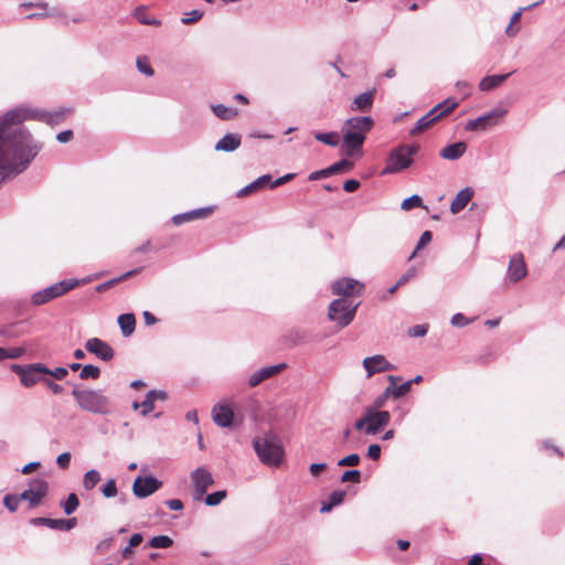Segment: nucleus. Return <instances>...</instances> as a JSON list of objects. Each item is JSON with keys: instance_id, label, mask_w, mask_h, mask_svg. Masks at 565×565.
<instances>
[{"instance_id": "obj_1", "label": "nucleus", "mask_w": 565, "mask_h": 565, "mask_svg": "<svg viewBox=\"0 0 565 565\" xmlns=\"http://www.w3.org/2000/svg\"><path fill=\"white\" fill-rule=\"evenodd\" d=\"M72 108H60L53 113L42 110H30L26 108H15L7 111L0 118V157L12 154L14 164L9 174L22 172L36 156L40 148L32 143L31 135L24 131L19 124L26 118H36L50 125L63 121L72 114Z\"/></svg>"}, {"instance_id": "obj_2", "label": "nucleus", "mask_w": 565, "mask_h": 565, "mask_svg": "<svg viewBox=\"0 0 565 565\" xmlns=\"http://www.w3.org/2000/svg\"><path fill=\"white\" fill-rule=\"evenodd\" d=\"M374 121L371 117H352L343 125V147L347 156H353L361 150L366 134L373 128Z\"/></svg>"}, {"instance_id": "obj_3", "label": "nucleus", "mask_w": 565, "mask_h": 565, "mask_svg": "<svg viewBox=\"0 0 565 565\" xmlns=\"http://www.w3.org/2000/svg\"><path fill=\"white\" fill-rule=\"evenodd\" d=\"M72 395L78 407L93 414L106 415L111 412V403L102 391L74 388Z\"/></svg>"}, {"instance_id": "obj_4", "label": "nucleus", "mask_w": 565, "mask_h": 565, "mask_svg": "<svg viewBox=\"0 0 565 565\" xmlns=\"http://www.w3.org/2000/svg\"><path fill=\"white\" fill-rule=\"evenodd\" d=\"M359 306L360 302L355 299L338 298L330 303L328 317L340 328H344L353 321Z\"/></svg>"}, {"instance_id": "obj_5", "label": "nucleus", "mask_w": 565, "mask_h": 565, "mask_svg": "<svg viewBox=\"0 0 565 565\" xmlns=\"http://www.w3.org/2000/svg\"><path fill=\"white\" fill-rule=\"evenodd\" d=\"M457 106L458 102L455 98H447L446 100L437 104L417 121L416 126L409 131V134L412 136H417L424 132L436 121L449 115Z\"/></svg>"}, {"instance_id": "obj_6", "label": "nucleus", "mask_w": 565, "mask_h": 565, "mask_svg": "<svg viewBox=\"0 0 565 565\" xmlns=\"http://www.w3.org/2000/svg\"><path fill=\"white\" fill-rule=\"evenodd\" d=\"M79 285L76 279L62 280L56 284L49 286L40 291H36L31 297V303L33 306H42L55 298L62 297L68 291L73 290Z\"/></svg>"}, {"instance_id": "obj_7", "label": "nucleus", "mask_w": 565, "mask_h": 565, "mask_svg": "<svg viewBox=\"0 0 565 565\" xmlns=\"http://www.w3.org/2000/svg\"><path fill=\"white\" fill-rule=\"evenodd\" d=\"M418 149L419 147L417 145H413L401 146L392 150L383 173H395L408 168L413 162L412 157L417 153Z\"/></svg>"}, {"instance_id": "obj_8", "label": "nucleus", "mask_w": 565, "mask_h": 565, "mask_svg": "<svg viewBox=\"0 0 565 565\" xmlns=\"http://www.w3.org/2000/svg\"><path fill=\"white\" fill-rule=\"evenodd\" d=\"M390 419L388 412L367 408L364 416L355 422L354 427L358 430H364L367 435H375L390 423Z\"/></svg>"}, {"instance_id": "obj_9", "label": "nucleus", "mask_w": 565, "mask_h": 565, "mask_svg": "<svg viewBox=\"0 0 565 565\" xmlns=\"http://www.w3.org/2000/svg\"><path fill=\"white\" fill-rule=\"evenodd\" d=\"M254 447L259 459L265 465L277 467L281 462L284 450L278 443L266 438H258L255 439Z\"/></svg>"}, {"instance_id": "obj_10", "label": "nucleus", "mask_w": 565, "mask_h": 565, "mask_svg": "<svg viewBox=\"0 0 565 565\" xmlns=\"http://www.w3.org/2000/svg\"><path fill=\"white\" fill-rule=\"evenodd\" d=\"M365 286L363 282L353 278H341L335 280L331 286L333 295L340 298L355 299L361 297L364 292Z\"/></svg>"}, {"instance_id": "obj_11", "label": "nucleus", "mask_w": 565, "mask_h": 565, "mask_svg": "<svg viewBox=\"0 0 565 565\" xmlns=\"http://www.w3.org/2000/svg\"><path fill=\"white\" fill-rule=\"evenodd\" d=\"M192 497L195 501H201L209 487L214 483L213 476L203 467H199L191 472Z\"/></svg>"}, {"instance_id": "obj_12", "label": "nucleus", "mask_w": 565, "mask_h": 565, "mask_svg": "<svg viewBox=\"0 0 565 565\" xmlns=\"http://www.w3.org/2000/svg\"><path fill=\"white\" fill-rule=\"evenodd\" d=\"M12 370L20 376L21 383L26 387L33 386L41 381V375L50 372V369L42 363L30 364L26 367L13 364Z\"/></svg>"}, {"instance_id": "obj_13", "label": "nucleus", "mask_w": 565, "mask_h": 565, "mask_svg": "<svg viewBox=\"0 0 565 565\" xmlns=\"http://www.w3.org/2000/svg\"><path fill=\"white\" fill-rule=\"evenodd\" d=\"M504 109H494L483 116L469 120L466 125V130L469 131H486L499 125L505 116Z\"/></svg>"}, {"instance_id": "obj_14", "label": "nucleus", "mask_w": 565, "mask_h": 565, "mask_svg": "<svg viewBox=\"0 0 565 565\" xmlns=\"http://www.w3.org/2000/svg\"><path fill=\"white\" fill-rule=\"evenodd\" d=\"M49 491V484L44 479L38 478L29 483V488L24 490L20 498L30 503V507H38Z\"/></svg>"}, {"instance_id": "obj_15", "label": "nucleus", "mask_w": 565, "mask_h": 565, "mask_svg": "<svg viewBox=\"0 0 565 565\" xmlns=\"http://www.w3.org/2000/svg\"><path fill=\"white\" fill-rule=\"evenodd\" d=\"M162 482L152 476H138L132 483V492L137 498H146L158 491Z\"/></svg>"}, {"instance_id": "obj_16", "label": "nucleus", "mask_w": 565, "mask_h": 565, "mask_svg": "<svg viewBox=\"0 0 565 565\" xmlns=\"http://www.w3.org/2000/svg\"><path fill=\"white\" fill-rule=\"evenodd\" d=\"M85 349L96 355L98 359L108 362L113 360L115 353L114 349L104 340L99 338H90L85 342Z\"/></svg>"}, {"instance_id": "obj_17", "label": "nucleus", "mask_w": 565, "mask_h": 565, "mask_svg": "<svg viewBox=\"0 0 565 565\" xmlns=\"http://www.w3.org/2000/svg\"><path fill=\"white\" fill-rule=\"evenodd\" d=\"M527 274L526 264L522 254H515L510 258L508 278L512 282L522 280Z\"/></svg>"}, {"instance_id": "obj_18", "label": "nucleus", "mask_w": 565, "mask_h": 565, "mask_svg": "<svg viewBox=\"0 0 565 565\" xmlns=\"http://www.w3.org/2000/svg\"><path fill=\"white\" fill-rule=\"evenodd\" d=\"M363 366L367 373V377H371L375 373L394 369V366L382 354L365 358L363 360Z\"/></svg>"}, {"instance_id": "obj_19", "label": "nucleus", "mask_w": 565, "mask_h": 565, "mask_svg": "<svg viewBox=\"0 0 565 565\" xmlns=\"http://www.w3.org/2000/svg\"><path fill=\"white\" fill-rule=\"evenodd\" d=\"M214 423L220 427H230L233 424L234 413L226 403H218L212 409Z\"/></svg>"}, {"instance_id": "obj_20", "label": "nucleus", "mask_w": 565, "mask_h": 565, "mask_svg": "<svg viewBox=\"0 0 565 565\" xmlns=\"http://www.w3.org/2000/svg\"><path fill=\"white\" fill-rule=\"evenodd\" d=\"M398 381H401V377L398 376H388L390 385L386 387V395H391L394 398H399L411 391L413 381H407L401 385H397Z\"/></svg>"}, {"instance_id": "obj_21", "label": "nucleus", "mask_w": 565, "mask_h": 565, "mask_svg": "<svg viewBox=\"0 0 565 565\" xmlns=\"http://www.w3.org/2000/svg\"><path fill=\"white\" fill-rule=\"evenodd\" d=\"M472 196L473 192L468 188L459 191L450 204L451 213L457 214L462 211L471 201Z\"/></svg>"}, {"instance_id": "obj_22", "label": "nucleus", "mask_w": 565, "mask_h": 565, "mask_svg": "<svg viewBox=\"0 0 565 565\" xmlns=\"http://www.w3.org/2000/svg\"><path fill=\"white\" fill-rule=\"evenodd\" d=\"M375 96V89L358 95L352 104L353 110L367 111L372 108Z\"/></svg>"}, {"instance_id": "obj_23", "label": "nucleus", "mask_w": 565, "mask_h": 565, "mask_svg": "<svg viewBox=\"0 0 565 565\" xmlns=\"http://www.w3.org/2000/svg\"><path fill=\"white\" fill-rule=\"evenodd\" d=\"M467 146L465 142H455L446 146L440 151V157L446 160H457L466 152Z\"/></svg>"}, {"instance_id": "obj_24", "label": "nucleus", "mask_w": 565, "mask_h": 565, "mask_svg": "<svg viewBox=\"0 0 565 565\" xmlns=\"http://www.w3.org/2000/svg\"><path fill=\"white\" fill-rule=\"evenodd\" d=\"M241 146V137L235 134H227L215 145L217 151H234Z\"/></svg>"}, {"instance_id": "obj_25", "label": "nucleus", "mask_w": 565, "mask_h": 565, "mask_svg": "<svg viewBox=\"0 0 565 565\" xmlns=\"http://www.w3.org/2000/svg\"><path fill=\"white\" fill-rule=\"evenodd\" d=\"M271 183H273L271 182V177L269 174L262 175L258 179H256L254 182H252L250 184H248L245 188H243L238 192V195L239 196L248 195V194H250L253 192H256V191H258L260 189H264L267 185H270Z\"/></svg>"}, {"instance_id": "obj_26", "label": "nucleus", "mask_w": 565, "mask_h": 565, "mask_svg": "<svg viewBox=\"0 0 565 565\" xmlns=\"http://www.w3.org/2000/svg\"><path fill=\"white\" fill-rule=\"evenodd\" d=\"M118 324L124 337H130L136 329V318L134 313H122L118 317Z\"/></svg>"}, {"instance_id": "obj_27", "label": "nucleus", "mask_w": 565, "mask_h": 565, "mask_svg": "<svg viewBox=\"0 0 565 565\" xmlns=\"http://www.w3.org/2000/svg\"><path fill=\"white\" fill-rule=\"evenodd\" d=\"M511 73L500 74V75H491L483 77L479 83V88L481 90H491L500 85L507 79V77Z\"/></svg>"}, {"instance_id": "obj_28", "label": "nucleus", "mask_w": 565, "mask_h": 565, "mask_svg": "<svg viewBox=\"0 0 565 565\" xmlns=\"http://www.w3.org/2000/svg\"><path fill=\"white\" fill-rule=\"evenodd\" d=\"M147 8L145 6H139L134 10V17L139 21V23L143 25H160L161 21L156 18H148L146 14Z\"/></svg>"}, {"instance_id": "obj_29", "label": "nucleus", "mask_w": 565, "mask_h": 565, "mask_svg": "<svg viewBox=\"0 0 565 565\" xmlns=\"http://www.w3.org/2000/svg\"><path fill=\"white\" fill-rule=\"evenodd\" d=\"M213 113L221 119L230 120L237 116V110L222 104L212 106Z\"/></svg>"}, {"instance_id": "obj_30", "label": "nucleus", "mask_w": 565, "mask_h": 565, "mask_svg": "<svg viewBox=\"0 0 565 565\" xmlns=\"http://www.w3.org/2000/svg\"><path fill=\"white\" fill-rule=\"evenodd\" d=\"M100 481V475L97 470L95 469H92V470H88L85 475H84V479H83V487L86 489V490H92L96 487V484Z\"/></svg>"}, {"instance_id": "obj_31", "label": "nucleus", "mask_w": 565, "mask_h": 565, "mask_svg": "<svg viewBox=\"0 0 565 565\" xmlns=\"http://www.w3.org/2000/svg\"><path fill=\"white\" fill-rule=\"evenodd\" d=\"M315 138L318 141L332 147L338 146L340 142V137L337 132H318L315 135Z\"/></svg>"}, {"instance_id": "obj_32", "label": "nucleus", "mask_w": 565, "mask_h": 565, "mask_svg": "<svg viewBox=\"0 0 565 565\" xmlns=\"http://www.w3.org/2000/svg\"><path fill=\"white\" fill-rule=\"evenodd\" d=\"M148 544L152 548H168L172 546L173 540L168 535H158L153 536Z\"/></svg>"}, {"instance_id": "obj_33", "label": "nucleus", "mask_w": 565, "mask_h": 565, "mask_svg": "<svg viewBox=\"0 0 565 565\" xmlns=\"http://www.w3.org/2000/svg\"><path fill=\"white\" fill-rule=\"evenodd\" d=\"M33 525H43L54 530H61V519L34 518L31 521Z\"/></svg>"}, {"instance_id": "obj_34", "label": "nucleus", "mask_w": 565, "mask_h": 565, "mask_svg": "<svg viewBox=\"0 0 565 565\" xmlns=\"http://www.w3.org/2000/svg\"><path fill=\"white\" fill-rule=\"evenodd\" d=\"M78 505H79V500L75 493H70L67 499L61 503V507L63 508L64 512L67 515L75 512V510L78 508Z\"/></svg>"}, {"instance_id": "obj_35", "label": "nucleus", "mask_w": 565, "mask_h": 565, "mask_svg": "<svg viewBox=\"0 0 565 565\" xmlns=\"http://www.w3.org/2000/svg\"><path fill=\"white\" fill-rule=\"evenodd\" d=\"M100 376V370L99 367L87 364L82 367V371L79 373L81 380H97Z\"/></svg>"}, {"instance_id": "obj_36", "label": "nucleus", "mask_w": 565, "mask_h": 565, "mask_svg": "<svg viewBox=\"0 0 565 565\" xmlns=\"http://www.w3.org/2000/svg\"><path fill=\"white\" fill-rule=\"evenodd\" d=\"M132 406L135 409L141 408V415L146 416L154 409V399L150 397L148 393L145 401L141 404L135 402Z\"/></svg>"}, {"instance_id": "obj_37", "label": "nucleus", "mask_w": 565, "mask_h": 565, "mask_svg": "<svg viewBox=\"0 0 565 565\" xmlns=\"http://www.w3.org/2000/svg\"><path fill=\"white\" fill-rule=\"evenodd\" d=\"M353 162L342 159L333 164L330 166L331 174L342 173V172H349L353 169Z\"/></svg>"}, {"instance_id": "obj_38", "label": "nucleus", "mask_w": 565, "mask_h": 565, "mask_svg": "<svg viewBox=\"0 0 565 565\" xmlns=\"http://www.w3.org/2000/svg\"><path fill=\"white\" fill-rule=\"evenodd\" d=\"M227 495L225 490L216 491L211 494H207L204 499L206 505L214 507L220 504Z\"/></svg>"}, {"instance_id": "obj_39", "label": "nucleus", "mask_w": 565, "mask_h": 565, "mask_svg": "<svg viewBox=\"0 0 565 565\" xmlns=\"http://www.w3.org/2000/svg\"><path fill=\"white\" fill-rule=\"evenodd\" d=\"M286 366L287 365L285 363H280L277 365L263 367L259 371L262 372L263 379L267 380V379H270V377L277 375L278 373H280L282 370L286 369Z\"/></svg>"}, {"instance_id": "obj_40", "label": "nucleus", "mask_w": 565, "mask_h": 565, "mask_svg": "<svg viewBox=\"0 0 565 565\" xmlns=\"http://www.w3.org/2000/svg\"><path fill=\"white\" fill-rule=\"evenodd\" d=\"M541 3H542V1H536L532 4H529L527 7L520 8L516 12H514L511 17L510 24L507 28V33L510 32L512 24L518 22L521 19L523 11L532 10V9L536 8L537 6H540Z\"/></svg>"}, {"instance_id": "obj_41", "label": "nucleus", "mask_w": 565, "mask_h": 565, "mask_svg": "<svg viewBox=\"0 0 565 565\" xmlns=\"http://www.w3.org/2000/svg\"><path fill=\"white\" fill-rule=\"evenodd\" d=\"M102 492L105 498H114L117 495V486L115 479H109L107 482L103 486Z\"/></svg>"}, {"instance_id": "obj_42", "label": "nucleus", "mask_w": 565, "mask_h": 565, "mask_svg": "<svg viewBox=\"0 0 565 565\" xmlns=\"http://www.w3.org/2000/svg\"><path fill=\"white\" fill-rule=\"evenodd\" d=\"M422 204H423V201H422L420 196L412 195L411 198H407L402 202V209L405 211H409L414 207L422 206Z\"/></svg>"}, {"instance_id": "obj_43", "label": "nucleus", "mask_w": 565, "mask_h": 565, "mask_svg": "<svg viewBox=\"0 0 565 565\" xmlns=\"http://www.w3.org/2000/svg\"><path fill=\"white\" fill-rule=\"evenodd\" d=\"M21 500L20 495L7 494L3 499V503L9 511L14 512Z\"/></svg>"}, {"instance_id": "obj_44", "label": "nucleus", "mask_w": 565, "mask_h": 565, "mask_svg": "<svg viewBox=\"0 0 565 565\" xmlns=\"http://www.w3.org/2000/svg\"><path fill=\"white\" fill-rule=\"evenodd\" d=\"M431 238H433L431 232L425 231L422 234V236L417 243V246H416L415 250L413 252V254L411 255L409 259L414 258L419 249H422L424 246H426L428 243H430Z\"/></svg>"}, {"instance_id": "obj_45", "label": "nucleus", "mask_w": 565, "mask_h": 565, "mask_svg": "<svg viewBox=\"0 0 565 565\" xmlns=\"http://www.w3.org/2000/svg\"><path fill=\"white\" fill-rule=\"evenodd\" d=\"M137 273H139V269L127 271L126 274H124L119 278H116V279L109 280V281H107V282H105L103 285H99L97 287V290L98 291L105 290L106 288H108V287H110V286H113V285H115V284H117L119 281H122L124 279H126V278H128V277H130V276H132V275H135Z\"/></svg>"}, {"instance_id": "obj_46", "label": "nucleus", "mask_w": 565, "mask_h": 565, "mask_svg": "<svg viewBox=\"0 0 565 565\" xmlns=\"http://www.w3.org/2000/svg\"><path fill=\"white\" fill-rule=\"evenodd\" d=\"M203 17V12L200 10H192L190 12H186L184 17L181 19V22L183 24H191L196 21H199Z\"/></svg>"}, {"instance_id": "obj_47", "label": "nucleus", "mask_w": 565, "mask_h": 565, "mask_svg": "<svg viewBox=\"0 0 565 565\" xmlns=\"http://www.w3.org/2000/svg\"><path fill=\"white\" fill-rule=\"evenodd\" d=\"M360 462V456L358 454H351L338 461L340 467H354Z\"/></svg>"}, {"instance_id": "obj_48", "label": "nucleus", "mask_w": 565, "mask_h": 565, "mask_svg": "<svg viewBox=\"0 0 565 565\" xmlns=\"http://www.w3.org/2000/svg\"><path fill=\"white\" fill-rule=\"evenodd\" d=\"M361 480V472L359 470H348L341 476V482L359 483Z\"/></svg>"}, {"instance_id": "obj_49", "label": "nucleus", "mask_w": 565, "mask_h": 565, "mask_svg": "<svg viewBox=\"0 0 565 565\" xmlns=\"http://www.w3.org/2000/svg\"><path fill=\"white\" fill-rule=\"evenodd\" d=\"M427 324H417L408 330V335L413 338L424 337L427 333Z\"/></svg>"}, {"instance_id": "obj_50", "label": "nucleus", "mask_w": 565, "mask_h": 565, "mask_svg": "<svg viewBox=\"0 0 565 565\" xmlns=\"http://www.w3.org/2000/svg\"><path fill=\"white\" fill-rule=\"evenodd\" d=\"M212 212H213L212 207H203V209L190 211L193 221L199 220V218H205L209 215H211Z\"/></svg>"}, {"instance_id": "obj_51", "label": "nucleus", "mask_w": 565, "mask_h": 565, "mask_svg": "<svg viewBox=\"0 0 565 565\" xmlns=\"http://www.w3.org/2000/svg\"><path fill=\"white\" fill-rule=\"evenodd\" d=\"M136 66L137 71H153L149 64V58L146 55L137 57Z\"/></svg>"}, {"instance_id": "obj_52", "label": "nucleus", "mask_w": 565, "mask_h": 565, "mask_svg": "<svg viewBox=\"0 0 565 565\" xmlns=\"http://www.w3.org/2000/svg\"><path fill=\"white\" fill-rule=\"evenodd\" d=\"M193 221L192 220V215L190 212H186V213H182V214H177L172 217V223L175 225V226H179L183 223H186V222H191Z\"/></svg>"}, {"instance_id": "obj_53", "label": "nucleus", "mask_w": 565, "mask_h": 565, "mask_svg": "<svg viewBox=\"0 0 565 565\" xmlns=\"http://www.w3.org/2000/svg\"><path fill=\"white\" fill-rule=\"evenodd\" d=\"M25 350L23 348H9L6 349V360L7 359H18L24 354Z\"/></svg>"}, {"instance_id": "obj_54", "label": "nucleus", "mask_w": 565, "mask_h": 565, "mask_svg": "<svg viewBox=\"0 0 565 565\" xmlns=\"http://www.w3.org/2000/svg\"><path fill=\"white\" fill-rule=\"evenodd\" d=\"M330 175H332V174H331V171H330V167H328L326 169L311 172L309 174V180L310 181H315V180H319V179H322V178H328Z\"/></svg>"}, {"instance_id": "obj_55", "label": "nucleus", "mask_w": 565, "mask_h": 565, "mask_svg": "<svg viewBox=\"0 0 565 565\" xmlns=\"http://www.w3.org/2000/svg\"><path fill=\"white\" fill-rule=\"evenodd\" d=\"M71 462V454L70 452H63L57 456L56 463L60 468L66 469L68 468Z\"/></svg>"}, {"instance_id": "obj_56", "label": "nucleus", "mask_w": 565, "mask_h": 565, "mask_svg": "<svg viewBox=\"0 0 565 565\" xmlns=\"http://www.w3.org/2000/svg\"><path fill=\"white\" fill-rule=\"evenodd\" d=\"M367 457L372 460H379L381 457V446L377 444L370 445L367 448Z\"/></svg>"}, {"instance_id": "obj_57", "label": "nucleus", "mask_w": 565, "mask_h": 565, "mask_svg": "<svg viewBox=\"0 0 565 565\" xmlns=\"http://www.w3.org/2000/svg\"><path fill=\"white\" fill-rule=\"evenodd\" d=\"M344 497H345L344 491H340V490L333 491L329 497V501L335 507L343 502Z\"/></svg>"}, {"instance_id": "obj_58", "label": "nucleus", "mask_w": 565, "mask_h": 565, "mask_svg": "<svg viewBox=\"0 0 565 565\" xmlns=\"http://www.w3.org/2000/svg\"><path fill=\"white\" fill-rule=\"evenodd\" d=\"M67 374H68L67 369H65V367H56L54 370H50L47 375H51L54 379L61 381V380L65 379L67 376Z\"/></svg>"}, {"instance_id": "obj_59", "label": "nucleus", "mask_w": 565, "mask_h": 565, "mask_svg": "<svg viewBox=\"0 0 565 565\" xmlns=\"http://www.w3.org/2000/svg\"><path fill=\"white\" fill-rule=\"evenodd\" d=\"M451 323L455 327H465L469 323V321L462 313H456L451 318Z\"/></svg>"}, {"instance_id": "obj_60", "label": "nucleus", "mask_w": 565, "mask_h": 565, "mask_svg": "<svg viewBox=\"0 0 565 565\" xmlns=\"http://www.w3.org/2000/svg\"><path fill=\"white\" fill-rule=\"evenodd\" d=\"M43 383H45V385L54 393V394H61L63 393V386L60 385V384H56L55 382H53L52 380L50 379H43L42 380Z\"/></svg>"}, {"instance_id": "obj_61", "label": "nucleus", "mask_w": 565, "mask_h": 565, "mask_svg": "<svg viewBox=\"0 0 565 565\" xmlns=\"http://www.w3.org/2000/svg\"><path fill=\"white\" fill-rule=\"evenodd\" d=\"M359 188H360V182H359L358 180H354V179L347 180V181L343 183V190H344L345 192H354V191H356Z\"/></svg>"}, {"instance_id": "obj_62", "label": "nucleus", "mask_w": 565, "mask_h": 565, "mask_svg": "<svg viewBox=\"0 0 565 565\" xmlns=\"http://www.w3.org/2000/svg\"><path fill=\"white\" fill-rule=\"evenodd\" d=\"M77 524L76 518H71L67 520L61 519V530L70 531L75 527Z\"/></svg>"}, {"instance_id": "obj_63", "label": "nucleus", "mask_w": 565, "mask_h": 565, "mask_svg": "<svg viewBox=\"0 0 565 565\" xmlns=\"http://www.w3.org/2000/svg\"><path fill=\"white\" fill-rule=\"evenodd\" d=\"M327 466L324 463H311L309 467L310 473L313 477H318L322 471H324Z\"/></svg>"}, {"instance_id": "obj_64", "label": "nucleus", "mask_w": 565, "mask_h": 565, "mask_svg": "<svg viewBox=\"0 0 565 565\" xmlns=\"http://www.w3.org/2000/svg\"><path fill=\"white\" fill-rule=\"evenodd\" d=\"M263 381H265V380L263 379L262 372H260V371H257V372H255V373L249 377L248 383H249V385H250L252 387H255V386H257L258 384H260Z\"/></svg>"}]
</instances>
